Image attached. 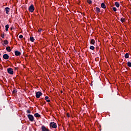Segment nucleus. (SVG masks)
<instances>
[{
	"label": "nucleus",
	"mask_w": 131,
	"mask_h": 131,
	"mask_svg": "<svg viewBox=\"0 0 131 131\" xmlns=\"http://www.w3.org/2000/svg\"><path fill=\"white\" fill-rule=\"evenodd\" d=\"M50 126L52 128H57V124L55 122H51L50 123Z\"/></svg>",
	"instance_id": "nucleus-1"
},
{
	"label": "nucleus",
	"mask_w": 131,
	"mask_h": 131,
	"mask_svg": "<svg viewBox=\"0 0 131 131\" xmlns=\"http://www.w3.org/2000/svg\"><path fill=\"white\" fill-rule=\"evenodd\" d=\"M28 117L30 120V121H34V117L32 115H28Z\"/></svg>",
	"instance_id": "nucleus-2"
},
{
	"label": "nucleus",
	"mask_w": 131,
	"mask_h": 131,
	"mask_svg": "<svg viewBox=\"0 0 131 131\" xmlns=\"http://www.w3.org/2000/svg\"><path fill=\"white\" fill-rule=\"evenodd\" d=\"M29 12H31V13H32V12H33V11H34V6H33V5H31L29 8Z\"/></svg>",
	"instance_id": "nucleus-3"
},
{
	"label": "nucleus",
	"mask_w": 131,
	"mask_h": 131,
	"mask_svg": "<svg viewBox=\"0 0 131 131\" xmlns=\"http://www.w3.org/2000/svg\"><path fill=\"white\" fill-rule=\"evenodd\" d=\"M7 72L8 73H9V74H11L13 75L14 74V72L13 71V69L9 68L7 69Z\"/></svg>",
	"instance_id": "nucleus-4"
},
{
	"label": "nucleus",
	"mask_w": 131,
	"mask_h": 131,
	"mask_svg": "<svg viewBox=\"0 0 131 131\" xmlns=\"http://www.w3.org/2000/svg\"><path fill=\"white\" fill-rule=\"evenodd\" d=\"M42 95V93L38 91V92L36 93V97L37 98V99H39V98H40V96H41Z\"/></svg>",
	"instance_id": "nucleus-5"
},
{
	"label": "nucleus",
	"mask_w": 131,
	"mask_h": 131,
	"mask_svg": "<svg viewBox=\"0 0 131 131\" xmlns=\"http://www.w3.org/2000/svg\"><path fill=\"white\" fill-rule=\"evenodd\" d=\"M41 129L42 131H50V129L45 127V125H42L41 127Z\"/></svg>",
	"instance_id": "nucleus-6"
},
{
	"label": "nucleus",
	"mask_w": 131,
	"mask_h": 131,
	"mask_svg": "<svg viewBox=\"0 0 131 131\" xmlns=\"http://www.w3.org/2000/svg\"><path fill=\"white\" fill-rule=\"evenodd\" d=\"M3 58L5 59V60H8L9 58V55L5 54L3 55Z\"/></svg>",
	"instance_id": "nucleus-7"
},
{
	"label": "nucleus",
	"mask_w": 131,
	"mask_h": 131,
	"mask_svg": "<svg viewBox=\"0 0 131 131\" xmlns=\"http://www.w3.org/2000/svg\"><path fill=\"white\" fill-rule=\"evenodd\" d=\"M14 53H15V56H20V55H21V52L18 51H15Z\"/></svg>",
	"instance_id": "nucleus-8"
},
{
	"label": "nucleus",
	"mask_w": 131,
	"mask_h": 131,
	"mask_svg": "<svg viewBox=\"0 0 131 131\" xmlns=\"http://www.w3.org/2000/svg\"><path fill=\"white\" fill-rule=\"evenodd\" d=\"M5 12L6 14H9V12H10V8L9 7H6L5 8Z\"/></svg>",
	"instance_id": "nucleus-9"
},
{
	"label": "nucleus",
	"mask_w": 131,
	"mask_h": 131,
	"mask_svg": "<svg viewBox=\"0 0 131 131\" xmlns=\"http://www.w3.org/2000/svg\"><path fill=\"white\" fill-rule=\"evenodd\" d=\"M101 7L102 9H106V5L104 3H101Z\"/></svg>",
	"instance_id": "nucleus-10"
},
{
	"label": "nucleus",
	"mask_w": 131,
	"mask_h": 131,
	"mask_svg": "<svg viewBox=\"0 0 131 131\" xmlns=\"http://www.w3.org/2000/svg\"><path fill=\"white\" fill-rule=\"evenodd\" d=\"M96 12H97V14H99V13H100V12H101V9H100L99 8V7H96Z\"/></svg>",
	"instance_id": "nucleus-11"
},
{
	"label": "nucleus",
	"mask_w": 131,
	"mask_h": 131,
	"mask_svg": "<svg viewBox=\"0 0 131 131\" xmlns=\"http://www.w3.org/2000/svg\"><path fill=\"white\" fill-rule=\"evenodd\" d=\"M124 57L126 59H128V58L129 57V55L128 54V53H126L125 55H124Z\"/></svg>",
	"instance_id": "nucleus-12"
},
{
	"label": "nucleus",
	"mask_w": 131,
	"mask_h": 131,
	"mask_svg": "<svg viewBox=\"0 0 131 131\" xmlns=\"http://www.w3.org/2000/svg\"><path fill=\"white\" fill-rule=\"evenodd\" d=\"M6 51L7 52H11L12 50H11V48L10 47V46H8L7 47H6Z\"/></svg>",
	"instance_id": "nucleus-13"
},
{
	"label": "nucleus",
	"mask_w": 131,
	"mask_h": 131,
	"mask_svg": "<svg viewBox=\"0 0 131 131\" xmlns=\"http://www.w3.org/2000/svg\"><path fill=\"white\" fill-rule=\"evenodd\" d=\"M35 117H37L38 118H39L40 117V115H39L38 113H35L34 114Z\"/></svg>",
	"instance_id": "nucleus-14"
},
{
	"label": "nucleus",
	"mask_w": 131,
	"mask_h": 131,
	"mask_svg": "<svg viewBox=\"0 0 131 131\" xmlns=\"http://www.w3.org/2000/svg\"><path fill=\"white\" fill-rule=\"evenodd\" d=\"M90 43H91V45H95V39H92L90 41Z\"/></svg>",
	"instance_id": "nucleus-15"
},
{
	"label": "nucleus",
	"mask_w": 131,
	"mask_h": 131,
	"mask_svg": "<svg viewBox=\"0 0 131 131\" xmlns=\"http://www.w3.org/2000/svg\"><path fill=\"white\" fill-rule=\"evenodd\" d=\"M115 5L116 7H117V8H119L120 5L118 2H115Z\"/></svg>",
	"instance_id": "nucleus-16"
},
{
	"label": "nucleus",
	"mask_w": 131,
	"mask_h": 131,
	"mask_svg": "<svg viewBox=\"0 0 131 131\" xmlns=\"http://www.w3.org/2000/svg\"><path fill=\"white\" fill-rule=\"evenodd\" d=\"M5 30L6 31H8V30H9V25H6L5 26Z\"/></svg>",
	"instance_id": "nucleus-17"
},
{
	"label": "nucleus",
	"mask_w": 131,
	"mask_h": 131,
	"mask_svg": "<svg viewBox=\"0 0 131 131\" xmlns=\"http://www.w3.org/2000/svg\"><path fill=\"white\" fill-rule=\"evenodd\" d=\"M30 40L32 41V42H33L35 40L34 38L33 37H30Z\"/></svg>",
	"instance_id": "nucleus-18"
},
{
	"label": "nucleus",
	"mask_w": 131,
	"mask_h": 131,
	"mask_svg": "<svg viewBox=\"0 0 131 131\" xmlns=\"http://www.w3.org/2000/svg\"><path fill=\"white\" fill-rule=\"evenodd\" d=\"M121 22H122V23H123V22H124L125 21V18L122 17L120 19Z\"/></svg>",
	"instance_id": "nucleus-19"
},
{
	"label": "nucleus",
	"mask_w": 131,
	"mask_h": 131,
	"mask_svg": "<svg viewBox=\"0 0 131 131\" xmlns=\"http://www.w3.org/2000/svg\"><path fill=\"white\" fill-rule=\"evenodd\" d=\"M4 43L5 45H8V44L9 43V41H8V40H5L4 41Z\"/></svg>",
	"instance_id": "nucleus-20"
},
{
	"label": "nucleus",
	"mask_w": 131,
	"mask_h": 131,
	"mask_svg": "<svg viewBox=\"0 0 131 131\" xmlns=\"http://www.w3.org/2000/svg\"><path fill=\"white\" fill-rule=\"evenodd\" d=\"M90 50H92V51H94V50H95V47L93 46H91L90 47Z\"/></svg>",
	"instance_id": "nucleus-21"
},
{
	"label": "nucleus",
	"mask_w": 131,
	"mask_h": 131,
	"mask_svg": "<svg viewBox=\"0 0 131 131\" xmlns=\"http://www.w3.org/2000/svg\"><path fill=\"white\" fill-rule=\"evenodd\" d=\"M127 65L128 67H131V62L129 61H128L127 63Z\"/></svg>",
	"instance_id": "nucleus-22"
},
{
	"label": "nucleus",
	"mask_w": 131,
	"mask_h": 131,
	"mask_svg": "<svg viewBox=\"0 0 131 131\" xmlns=\"http://www.w3.org/2000/svg\"><path fill=\"white\" fill-rule=\"evenodd\" d=\"M87 3L89 4V5H91L93 3V2L91 0H87Z\"/></svg>",
	"instance_id": "nucleus-23"
},
{
	"label": "nucleus",
	"mask_w": 131,
	"mask_h": 131,
	"mask_svg": "<svg viewBox=\"0 0 131 131\" xmlns=\"http://www.w3.org/2000/svg\"><path fill=\"white\" fill-rule=\"evenodd\" d=\"M113 10L114 12H116V11H117V9L115 7H113Z\"/></svg>",
	"instance_id": "nucleus-24"
},
{
	"label": "nucleus",
	"mask_w": 131,
	"mask_h": 131,
	"mask_svg": "<svg viewBox=\"0 0 131 131\" xmlns=\"http://www.w3.org/2000/svg\"><path fill=\"white\" fill-rule=\"evenodd\" d=\"M1 37H2V38H4L5 37V34H1Z\"/></svg>",
	"instance_id": "nucleus-25"
},
{
	"label": "nucleus",
	"mask_w": 131,
	"mask_h": 131,
	"mask_svg": "<svg viewBox=\"0 0 131 131\" xmlns=\"http://www.w3.org/2000/svg\"><path fill=\"white\" fill-rule=\"evenodd\" d=\"M13 94H16L17 93V90H15L12 91Z\"/></svg>",
	"instance_id": "nucleus-26"
},
{
	"label": "nucleus",
	"mask_w": 131,
	"mask_h": 131,
	"mask_svg": "<svg viewBox=\"0 0 131 131\" xmlns=\"http://www.w3.org/2000/svg\"><path fill=\"white\" fill-rule=\"evenodd\" d=\"M27 113H29V114L31 113V112L30 111V110H28L27 111Z\"/></svg>",
	"instance_id": "nucleus-27"
},
{
	"label": "nucleus",
	"mask_w": 131,
	"mask_h": 131,
	"mask_svg": "<svg viewBox=\"0 0 131 131\" xmlns=\"http://www.w3.org/2000/svg\"><path fill=\"white\" fill-rule=\"evenodd\" d=\"M19 38H23V35H20L19 36Z\"/></svg>",
	"instance_id": "nucleus-28"
},
{
	"label": "nucleus",
	"mask_w": 131,
	"mask_h": 131,
	"mask_svg": "<svg viewBox=\"0 0 131 131\" xmlns=\"http://www.w3.org/2000/svg\"><path fill=\"white\" fill-rule=\"evenodd\" d=\"M46 101L47 102V103H50V102H51V100L50 99H47Z\"/></svg>",
	"instance_id": "nucleus-29"
},
{
	"label": "nucleus",
	"mask_w": 131,
	"mask_h": 131,
	"mask_svg": "<svg viewBox=\"0 0 131 131\" xmlns=\"http://www.w3.org/2000/svg\"><path fill=\"white\" fill-rule=\"evenodd\" d=\"M48 99H49V96H46L45 100H48Z\"/></svg>",
	"instance_id": "nucleus-30"
},
{
	"label": "nucleus",
	"mask_w": 131,
	"mask_h": 131,
	"mask_svg": "<svg viewBox=\"0 0 131 131\" xmlns=\"http://www.w3.org/2000/svg\"><path fill=\"white\" fill-rule=\"evenodd\" d=\"M41 29H39V30H38V32H41Z\"/></svg>",
	"instance_id": "nucleus-31"
},
{
	"label": "nucleus",
	"mask_w": 131,
	"mask_h": 131,
	"mask_svg": "<svg viewBox=\"0 0 131 131\" xmlns=\"http://www.w3.org/2000/svg\"><path fill=\"white\" fill-rule=\"evenodd\" d=\"M67 116L68 117H70V115H69V114H67Z\"/></svg>",
	"instance_id": "nucleus-32"
},
{
	"label": "nucleus",
	"mask_w": 131,
	"mask_h": 131,
	"mask_svg": "<svg viewBox=\"0 0 131 131\" xmlns=\"http://www.w3.org/2000/svg\"><path fill=\"white\" fill-rule=\"evenodd\" d=\"M96 50H99V47H96Z\"/></svg>",
	"instance_id": "nucleus-33"
},
{
	"label": "nucleus",
	"mask_w": 131,
	"mask_h": 131,
	"mask_svg": "<svg viewBox=\"0 0 131 131\" xmlns=\"http://www.w3.org/2000/svg\"><path fill=\"white\" fill-rule=\"evenodd\" d=\"M40 100H41V101H43V98H41V99H40Z\"/></svg>",
	"instance_id": "nucleus-34"
},
{
	"label": "nucleus",
	"mask_w": 131,
	"mask_h": 131,
	"mask_svg": "<svg viewBox=\"0 0 131 131\" xmlns=\"http://www.w3.org/2000/svg\"><path fill=\"white\" fill-rule=\"evenodd\" d=\"M43 104H46V101H43Z\"/></svg>",
	"instance_id": "nucleus-35"
},
{
	"label": "nucleus",
	"mask_w": 131,
	"mask_h": 131,
	"mask_svg": "<svg viewBox=\"0 0 131 131\" xmlns=\"http://www.w3.org/2000/svg\"><path fill=\"white\" fill-rule=\"evenodd\" d=\"M91 86H93V83L91 84Z\"/></svg>",
	"instance_id": "nucleus-36"
},
{
	"label": "nucleus",
	"mask_w": 131,
	"mask_h": 131,
	"mask_svg": "<svg viewBox=\"0 0 131 131\" xmlns=\"http://www.w3.org/2000/svg\"><path fill=\"white\" fill-rule=\"evenodd\" d=\"M11 29H14V28H11Z\"/></svg>",
	"instance_id": "nucleus-37"
},
{
	"label": "nucleus",
	"mask_w": 131,
	"mask_h": 131,
	"mask_svg": "<svg viewBox=\"0 0 131 131\" xmlns=\"http://www.w3.org/2000/svg\"><path fill=\"white\" fill-rule=\"evenodd\" d=\"M61 93H63V91H61Z\"/></svg>",
	"instance_id": "nucleus-38"
}]
</instances>
